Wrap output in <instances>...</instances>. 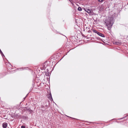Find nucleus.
<instances>
[{
	"label": "nucleus",
	"mask_w": 128,
	"mask_h": 128,
	"mask_svg": "<svg viewBox=\"0 0 128 128\" xmlns=\"http://www.w3.org/2000/svg\"><path fill=\"white\" fill-rule=\"evenodd\" d=\"M0 53L1 54L2 56V57H3V56H4V54H3V53L2 52V51L0 49Z\"/></svg>",
	"instance_id": "nucleus-6"
},
{
	"label": "nucleus",
	"mask_w": 128,
	"mask_h": 128,
	"mask_svg": "<svg viewBox=\"0 0 128 128\" xmlns=\"http://www.w3.org/2000/svg\"><path fill=\"white\" fill-rule=\"evenodd\" d=\"M98 0V1L99 2H102L103 1H104V0Z\"/></svg>",
	"instance_id": "nucleus-10"
},
{
	"label": "nucleus",
	"mask_w": 128,
	"mask_h": 128,
	"mask_svg": "<svg viewBox=\"0 0 128 128\" xmlns=\"http://www.w3.org/2000/svg\"><path fill=\"white\" fill-rule=\"evenodd\" d=\"M116 44L117 45H119L120 44L119 42H115Z\"/></svg>",
	"instance_id": "nucleus-9"
},
{
	"label": "nucleus",
	"mask_w": 128,
	"mask_h": 128,
	"mask_svg": "<svg viewBox=\"0 0 128 128\" xmlns=\"http://www.w3.org/2000/svg\"><path fill=\"white\" fill-rule=\"evenodd\" d=\"M97 34L100 36H101V37H105L104 35L103 34H102L101 33L99 32H98V33H97Z\"/></svg>",
	"instance_id": "nucleus-3"
},
{
	"label": "nucleus",
	"mask_w": 128,
	"mask_h": 128,
	"mask_svg": "<svg viewBox=\"0 0 128 128\" xmlns=\"http://www.w3.org/2000/svg\"><path fill=\"white\" fill-rule=\"evenodd\" d=\"M114 22V19L112 17H109L106 18L105 22L106 26L108 27V30H110Z\"/></svg>",
	"instance_id": "nucleus-1"
},
{
	"label": "nucleus",
	"mask_w": 128,
	"mask_h": 128,
	"mask_svg": "<svg viewBox=\"0 0 128 128\" xmlns=\"http://www.w3.org/2000/svg\"><path fill=\"white\" fill-rule=\"evenodd\" d=\"M93 32H94V33H96L97 34V33H98V32L96 30H94V29L93 30Z\"/></svg>",
	"instance_id": "nucleus-7"
},
{
	"label": "nucleus",
	"mask_w": 128,
	"mask_h": 128,
	"mask_svg": "<svg viewBox=\"0 0 128 128\" xmlns=\"http://www.w3.org/2000/svg\"><path fill=\"white\" fill-rule=\"evenodd\" d=\"M48 98L49 99L51 100H52V95L50 93L49 94Z\"/></svg>",
	"instance_id": "nucleus-5"
},
{
	"label": "nucleus",
	"mask_w": 128,
	"mask_h": 128,
	"mask_svg": "<svg viewBox=\"0 0 128 128\" xmlns=\"http://www.w3.org/2000/svg\"><path fill=\"white\" fill-rule=\"evenodd\" d=\"M85 11L88 13H90L92 11V10L89 9H86L85 10Z\"/></svg>",
	"instance_id": "nucleus-4"
},
{
	"label": "nucleus",
	"mask_w": 128,
	"mask_h": 128,
	"mask_svg": "<svg viewBox=\"0 0 128 128\" xmlns=\"http://www.w3.org/2000/svg\"><path fill=\"white\" fill-rule=\"evenodd\" d=\"M21 128H25V126H21Z\"/></svg>",
	"instance_id": "nucleus-11"
},
{
	"label": "nucleus",
	"mask_w": 128,
	"mask_h": 128,
	"mask_svg": "<svg viewBox=\"0 0 128 128\" xmlns=\"http://www.w3.org/2000/svg\"><path fill=\"white\" fill-rule=\"evenodd\" d=\"M78 10L79 11H81L82 10L81 8L80 7H79L78 8Z\"/></svg>",
	"instance_id": "nucleus-8"
},
{
	"label": "nucleus",
	"mask_w": 128,
	"mask_h": 128,
	"mask_svg": "<svg viewBox=\"0 0 128 128\" xmlns=\"http://www.w3.org/2000/svg\"><path fill=\"white\" fill-rule=\"evenodd\" d=\"M25 68H21L20 69H22V68L25 69Z\"/></svg>",
	"instance_id": "nucleus-12"
},
{
	"label": "nucleus",
	"mask_w": 128,
	"mask_h": 128,
	"mask_svg": "<svg viewBox=\"0 0 128 128\" xmlns=\"http://www.w3.org/2000/svg\"><path fill=\"white\" fill-rule=\"evenodd\" d=\"M7 123L6 122L2 124V127L3 128H6L7 127Z\"/></svg>",
	"instance_id": "nucleus-2"
},
{
	"label": "nucleus",
	"mask_w": 128,
	"mask_h": 128,
	"mask_svg": "<svg viewBox=\"0 0 128 128\" xmlns=\"http://www.w3.org/2000/svg\"><path fill=\"white\" fill-rule=\"evenodd\" d=\"M26 98V97H24V99H25Z\"/></svg>",
	"instance_id": "nucleus-13"
}]
</instances>
